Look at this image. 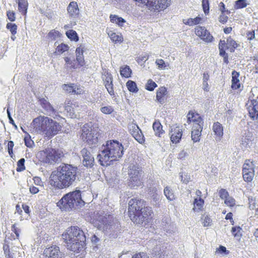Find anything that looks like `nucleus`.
<instances>
[{"mask_svg":"<svg viewBox=\"0 0 258 258\" xmlns=\"http://www.w3.org/2000/svg\"><path fill=\"white\" fill-rule=\"evenodd\" d=\"M164 194L166 198L171 201L175 199V196L172 190L169 186H166L164 189Z\"/></svg>","mask_w":258,"mask_h":258,"instance_id":"72a5a7b5","label":"nucleus"},{"mask_svg":"<svg viewBox=\"0 0 258 258\" xmlns=\"http://www.w3.org/2000/svg\"><path fill=\"white\" fill-rule=\"evenodd\" d=\"M124 153V148L121 143L116 140H110L98 155L99 161L102 166H107L108 162L118 160Z\"/></svg>","mask_w":258,"mask_h":258,"instance_id":"39448f33","label":"nucleus"},{"mask_svg":"<svg viewBox=\"0 0 258 258\" xmlns=\"http://www.w3.org/2000/svg\"><path fill=\"white\" fill-rule=\"evenodd\" d=\"M243 177L244 180L247 182L251 181L254 176V170L253 168H243L242 169Z\"/></svg>","mask_w":258,"mask_h":258,"instance_id":"5701e85b","label":"nucleus"},{"mask_svg":"<svg viewBox=\"0 0 258 258\" xmlns=\"http://www.w3.org/2000/svg\"><path fill=\"white\" fill-rule=\"evenodd\" d=\"M7 16L9 20L14 22L15 20V13L13 11L7 12Z\"/></svg>","mask_w":258,"mask_h":258,"instance_id":"864d4df0","label":"nucleus"},{"mask_svg":"<svg viewBox=\"0 0 258 258\" xmlns=\"http://www.w3.org/2000/svg\"><path fill=\"white\" fill-rule=\"evenodd\" d=\"M146 205L141 199H132L129 201L128 215L134 223L141 224L147 221L151 215V209Z\"/></svg>","mask_w":258,"mask_h":258,"instance_id":"20e7f679","label":"nucleus"},{"mask_svg":"<svg viewBox=\"0 0 258 258\" xmlns=\"http://www.w3.org/2000/svg\"><path fill=\"white\" fill-rule=\"evenodd\" d=\"M43 255L44 258H62L63 254L60 251L58 246L52 245L45 248Z\"/></svg>","mask_w":258,"mask_h":258,"instance_id":"1a4fd4ad","label":"nucleus"},{"mask_svg":"<svg viewBox=\"0 0 258 258\" xmlns=\"http://www.w3.org/2000/svg\"><path fill=\"white\" fill-rule=\"evenodd\" d=\"M130 133L135 139L140 144H143L145 142L144 135L139 127L135 123L130 124L128 126Z\"/></svg>","mask_w":258,"mask_h":258,"instance_id":"9b49d317","label":"nucleus"},{"mask_svg":"<svg viewBox=\"0 0 258 258\" xmlns=\"http://www.w3.org/2000/svg\"><path fill=\"white\" fill-rule=\"evenodd\" d=\"M213 131L215 135L220 138L223 135V127L219 122H215L213 125Z\"/></svg>","mask_w":258,"mask_h":258,"instance_id":"cd10ccee","label":"nucleus"},{"mask_svg":"<svg viewBox=\"0 0 258 258\" xmlns=\"http://www.w3.org/2000/svg\"><path fill=\"white\" fill-rule=\"evenodd\" d=\"M94 130L91 126H90L88 124H85L82 127L81 137L82 140H86L87 137V134Z\"/></svg>","mask_w":258,"mask_h":258,"instance_id":"473e14b6","label":"nucleus"},{"mask_svg":"<svg viewBox=\"0 0 258 258\" xmlns=\"http://www.w3.org/2000/svg\"><path fill=\"white\" fill-rule=\"evenodd\" d=\"M170 140L173 143L177 144L179 142L182 135V131L178 126L175 127L172 131Z\"/></svg>","mask_w":258,"mask_h":258,"instance_id":"6ab92c4d","label":"nucleus"},{"mask_svg":"<svg viewBox=\"0 0 258 258\" xmlns=\"http://www.w3.org/2000/svg\"><path fill=\"white\" fill-rule=\"evenodd\" d=\"M128 90L132 92L137 93L138 91V88L136 83L131 80H128L126 83Z\"/></svg>","mask_w":258,"mask_h":258,"instance_id":"e433bc0d","label":"nucleus"},{"mask_svg":"<svg viewBox=\"0 0 258 258\" xmlns=\"http://www.w3.org/2000/svg\"><path fill=\"white\" fill-rule=\"evenodd\" d=\"M242 229L239 226L233 227L231 232L234 237H240L242 235Z\"/></svg>","mask_w":258,"mask_h":258,"instance_id":"79ce46f5","label":"nucleus"},{"mask_svg":"<svg viewBox=\"0 0 258 258\" xmlns=\"http://www.w3.org/2000/svg\"><path fill=\"white\" fill-rule=\"evenodd\" d=\"M128 177H138L143 176V171L137 164H131L128 167Z\"/></svg>","mask_w":258,"mask_h":258,"instance_id":"dca6fc26","label":"nucleus"},{"mask_svg":"<svg viewBox=\"0 0 258 258\" xmlns=\"http://www.w3.org/2000/svg\"><path fill=\"white\" fill-rule=\"evenodd\" d=\"M157 241L156 240H153L152 241H150L149 243L148 244L149 245H150L151 244H152L154 245V244H156V247H154L152 249L153 253L155 254L156 256H159V258H162V252L161 251V250L160 249V245L157 244Z\"/></svg>","mask_w":258,"mask_h":258,"instance_id":"7c9ffc66","label":"nucleus"},{"mask_svg":"<svg viewBox=\"0 0 258 258\" xmlns=\"http://www.w3.org/2000/svg\"><path fill=\"white\" fill-rule=\"evenodd\" d=\"M31 126L36 134H41L50 138L57 135L62 128L59 122L47 116L42 115L34 118Z\"/></svg>","mask_w":258,"mask_h":258,"instance_id":"f03ea898","label":"nucleus"},{"mask_svg":"<svg viewBox=\"0 0 258 258\" xmlns=\"http://www.w3.org/2000/svg\"><path fill=\"white\" fill-rule=\"evenodd\" d=\"M24 163L25 159L24 158H21L18 161V167L17 168V171H22L25 169Z\"/></svg>","mask_w":258,"mask_h":258,"instance_id":"49530a36","label":"nucleus"},{"mask_svg":"<svg viewBox=\"0 0 258 258\" xmlns=\"http://www.w3.org/2000/svg\"><path fill=\"white\" fill-rule=\"evenodd\" d=\"M132 70L128 66L121 67L120 69V74L122 77L128 78L131 76Z\"/></svg>","mask_w":258,"mask_h":258,"instance_id":"2f4dec72","label":"nucleus"},{"mask_svg":"<svg viewBox=\"0 0 258 258\" xmlns=\"http://www.w3.org/2000/svg\"><path fill=\"white\" fill-rule=\"evenodd\" d=\"M246 37L248 40H251L255 38L254 31H249L246 33Z\"/></svg>","mask_w":258,"mask_h":258,"instance_id":"13d9d810","label":"nucleus"},{"mask_svg":"<svg viewBox=\"0 0 258 258\" xmlns=\"http://www.w3.org/2000/svg\"><path fill=\"white\" fill-rule=\"evenodd\" d=\"M108 35L110 37L111 40L115 43L121 42L123 40V38L121 35H119L112 31H110L108 33Z\"/></svg>","mask_w":258,"mask_h":258,"instance_id":"c9c22d12","label":"nucleus"},{"mask_svg":"<svg viewBox=\"0 0 258 258\" xmlns=\"http://www.w3.org/2000/svg\"><path fill=\"white\" fill-rule=\"evenodd\" d=\"M7 112L8 117L9 119V122L10 123H11L12 124H13L16 128H17V125L15 124L14 121L11 116V113H10V110L9 108L7 109Z\"/></svg>","mask_w":258,"mask_h":258,"instance_id":"4d7b16f0","label":"nucleus"},{"mask_svg":"<svg viewBox=\"0 0 258 258\" xmlns=\"http://www.w3.org/2000/svg\"><path fill=\"white\" fill-rule=\"evenodd\" d=\"M246 0H237L235 1V9H239L246 7L247 5Z\"/></svg>","mask_w":258,"mask_h":258,"instance_id":"ea45409f","label":"nucleus"},{"mask_svg":"<svg viewBox=\"0 0 258 258\" xmlns=\"http://www.w3.org/2000/svg\"><path fill=\"white\" fill-rule=\"evenodd\" d=\"M100 111L104 114H110L113 112L114 109L111 106L108 105L101 107Z\"/></svg>","mask_w":258,"mask_h":258,"instance_id":"c03bdc74","label":"nucleus"},{"mask_svg":"<svg viewBox=\"0 0 258 258\" xmlns=\"http://www.w3.org/2000/svg\"><path fill=\"white\" fill-rule=\"evenodd\" d=\"M125 22V21L124 19L117 16V20L115 23L116 24H118L119 26H122Z\"/></svg>","mask_w":258,"mask_h":258,"instance_id":"680f3d73","label":"nucleus"},{"mask_svg":"<svg viewBox=\"0 0 258 258\" xmlns=\"http://www.w3.org/2000/svg\"><path fill=\"white\" fill-rule=\"evenodd\" d=\"M167 93V90L165 87H162L159 88L156 93V100L161 104H164L166 99Z\"/></svg>","mask_w":258,"mask_h":258,"instance_id":"412c9836","label":"nucleus"},{"mask_svg":"<svg viewBox=\"0 0 258 258\" xmlns=\"http://www.w3.org/2000/svg\"><path fill=\"white\" fill-rule=\"evenodd\" d=\"M132 258H149V256L146 253L140 252L133 255Z\"/></svg>","mask_w":258,"mask_h":258,"instance_id":"5fc2aeb1","label":"nucleus"},{"mask_svg":"<svg viewBox=\"0 0 258 258\" xmlns=\"http://www.w3.org/2000/svg\"><path fill=\"white\" fill-rule=\"evenodd\" d=\"M249 117L253 120L258 119V101L256 100H251L247 107Z\"/></svg>","mask_w":258,"mask_h":258,"instance_id":"2eb2a0df","label":"nucleus"},{"mask_svg":"<svg viewBox=\"0 0 258 258\" xmlns=\"http://www.w3.org/2000/svg\"><path fill=\"white\" fill-rule=\"evenodd\" d=\"M83 141L87 143L89 145L96 144L97 142V137L96 134V131L93 130L92 132H90L87 134V137L86 140H83Z\"/></svg>","mask_w":258,"mask_h":258,"instance_id":"a878e982","label":"nucleus"},{"mask_svg":"<svg viewBox=\"0 0 258 258\" xmlns=\"http://www.w3.org/2000/svg\"><path fill=\"white\" fill-rule=\"evenodd\" d=\"M239 73L235 71L232 72V85L231 88L234 90H236L240 87V84L238 79Z\"/></svg>","mask_w":258,"mask_h":258,"instance_id":"393cba45","label":"nucleus"},{"mask_svg":"<svg viewBox=\"0 0 258 258\" xmlns=\"http://www.w3.org/2000/svg\"><path fill=\"white\" fill-rule=\"evenodd\" d=\"M188 155V153L184 150H182L178 154V158L179 159H184L185 157H187Z\"/></svg>","mask_w":258,"mask_h":258,"instance_id":"e2e57ef3","label":"nucleus"},{"mask_svg":"<svg viewBox=\"0 0 258 258\" xmlns=\"http://www.w3.org/2000/svg\"><path fill=\"white\" fill-rule=\"evenodd\" d=\"M155 62L158 68L160 69L164 70L166 67L165 61L162 59H157L156 60Z\"/></svg>","mask_w":258,"mask_h":258,"instance_id":"09e8293b","label":"nucleus"},{"mask_svg":"<svg viewBox=\"0 0 258 258\" xmlns=\"http://www.w3.org/2000/svg\"><path fill=\"white\" fill-rule=\"evenodd\" d=\"M196 34L202 39L207 42H211L213 38L210 32L204 27H197L195 29Z\"/></svg>","mask_w":258,"mask_h":258,"instance_id":"4468645a","label":"nucleus"},{"mask_svg":"<svg viewBox=\"0 0 258 258\" xmlns=\"http://www.w3.org/2000/svg\"><path fill=\"white\" fill-rule=\"evenodd\" d=\"M225 46H226V43L225 40H221L219 43V49H225Z\"/></svg>","mask_w":258,"mask_h":258,"instance_id":"774afa93","label":"nucleus"},{"mask_svg":"<svg viewBox=\"0 0 258 258\" xmlns=\"http://www.w3.org/2000/svg\"><path fill=\"white\" fill-rule=\"evenodd\" d=\"M102 79L103 84L108 93L113 96L114 95L113 85V78L112 75L108 71H105L102 75Z\"/></svg>","mask_w":258,"mask_h":258,"instance_id":"9d476101","label":"nucleus"},{"mask_svg":"<svg viewBox=\"0 0 258 258\" xmlns=\"http://www.w3.org/2000/svg\"><path fill=\"white\" fill-rule=\"evenodd\" d=\"M224 203L229 207H233L235 205V201L234 199L229 196L225 200Z\"/></svg>","mask_w":258,"mask_h":258,"instance_id":"de8ad7c7","label":"nucleus"},{"mask_svg":"<svg viewBox=\"0 0 258 258\" xmlns=\"http://www.w3.org/2000/svg\"><path fill=\"white\" fill-rule=\"evenodd\" d=\"M68 12L72 17H76L79 15V10L76 2H72L68 7Z\"/></svg>","mask_w":258,"mask_h":258,"instance_id":"4be33fe9","label":"nucleus"},{"mask_svg":"<svg viewBox=\"0 0 258 258\" xmlns=\"http://www.w3.org/2000/svg\"><path fill=\"white\" fill-rule=\"evenodd\" d=\"M203 124H193L191 133V140L194 142H197L200 140L201 133L203 130Z\"/></svg>","mask_w":258,"mask_h":258,"instance_id":"f3484780","label":"nucleus"},{"mask_svg":"<svg viewBox=\"0 0 258 258\" xmlns=\"http://www.w3.org/2000/svg\"><path fill=\"white\" fill-rule=\"evenodd\" d=\"M202 6L205 13L208 14L209 12V4L208 0L202 1Z\"/></svg>","mask_w":258,"mask_h":258,"instance_id":"8fccbe9b","label":"nucleus"},{"mask_svg":"<svg viewBox=\"0 0 258 258\" xmlns=\"http://www.w3.org/2000/svg\"><path fill=\"white\" fill-rule=\"evenodd\" d=\"M187 120L189 122H193V124H203L204 122L200 116V115L198 113H195L192 111H189L187 115Z\"/></svg>","mask_w":258,"mask_h":258,"instance_id":"aec40b11","label":"nucleus"},{"mask_svg":"<svg viewBox=\"0 0 258 258\" xmlns=\"http://www.w3.org/2000/svg\"><path fill=\"white\" fill-rule=\"evenodd\" d=\"M228 20V17L225 16L224 14H221V15L219 17V21L222 23L223 24L225 23Z\"/></svg>","mask_w":258,"mask_h":258,"instance_id":"052dcab7","label":"nucleus"},{"mask_svg":"<svg viewBox=\"0 0 258 258\" xmlns=\"http://www.w3.org/2000/svg\"><path fill=\"white\" fill-rule=\"evenodd\" d=\"M84 204L81 191L76 190L64 195L57 202V206L62 211L70 212L80 209Z\"/></svg>","mask_w":258,"mask_h":258,"instance_id":"423d86ee","label":"nucleus"},{"mask_svg":"<svg viewBox=\"0 0 258 258\" xmlns=\"http://www.w3.org/2000/svg\"><path fill=\"white\" fill-rule=\"evenodd\" d=\"M81 155L83 158L82 164L84 166L91 168L94 165V158L87 149L83 148L81 151Z\"/></svg>","mask_w":258,"mask_h":258,"instance_id":"ddd939ff","label":"nucleus"},{"mask_svg":"<svg viewBox=\"0 0 258 258\" xmlns=\"http://www.w3.org/2000/svg\"><path fill=\"white\" fill-rule=\"evenodd\" d=\"M18 3L20 12L23 15H26L28 6L27 0H18Z\"/></svg>","mask_w":258,"mask_h":258,"instance_id":"c756f323","label":"nucleus"},{"mask_svg":"<svg viewBox=\"0 0 258 258\" xmlns=\"http://www.w3.org/2000/svg\"><path fill=\"white\" fill-rule=\"evenodd\" d=\"M204 204V200L201 199H196L194 201V208H193V210L195 211H196L197 208L198 210H200Z\"/></svg>","mask_w":258,"mask_h":258,"instance_id":"a19ab883","label":"nucleus"},{"mask_svg":"<svg viewBox=\"0 0 258 258\" xmlns=\"http://www.w3.org/2000/svg\"><path fill=\"white\" fill-rule=\"evenodd\" d=\"M24 141H25V145L27 147H32V144H33V141L29 139H27V138H25L24 139Z\"/></svg>","mask_w":258,"mask_h":258,"instance_id":"0e129e2a","label":"nucleus"},{"mask_svg":"<svg viewBox=\"0 0 258 258\" xmlns=\"http://www.w3.org/2000/svg\"><path fill=\"white\" fill-rule=\"evenodd\" d=\"M6 28L10 30L12 34L15 35L17 33V26L15 24L8 23L7 24Z\"/></svg>","mask_w":258,"mask_h":258,"instance_id":"37998d69","label":"nucleus"},{"mask_svg":"<svg viewBox=\"0 0 258 258\" xmlns=\"http://www.w3.org/2000/svg\"><path fill=\"white\" fill-rule=\"evenodd\" d=\"M153 128L155 132V135L159 137H161L162 135L164 133L162 129V125L159 121H155L153 124Z\"/></svg>","mask_w":258,"mask_h":258,"instance_id":"bb28decb","label":"nucleus"},{"mask_svg":"<svg viewBox=\"0 0 258 258\" xmlns=\"http://www.w3.org/2000/svg\"><path fill=\"white\" fill-rule=\"evenodd\" d=\"M62 89L63 90L66 91L68 93H71L74 94H81V91H77L76 90V86H74V85H67L64 84L62 85Z\"/></svg>","mask_w":258,"mask_h":258,"instance_id":"f704fd0d","label":"nucleus"},{"mask_svg":"<svg viewBox=\"0 0 258 258\" xmlns=\"http://www.w3.org/2000/svg\"><path fill=\"white\" fill-rule=\"evenodd\" d=\"M44 153L45 155V157L43 159L44 162L50 164L59 162L62 157V153L52 149L46 150Z\"/></svg>","mask_w":258,"mask_h":258,"instance_id":"6e6552de","label":"nucleus"},{"mask_svg":"<svg viewBox=\"0 0 258 258\" xmlns=\"http://www.w3.org/2000/svg\"><path fill=\"white\" fill-rule=\"evenodd\" d=\"M148 7L152 10L160 11L165 9L169 5L168 0H135Z\"/></svg>","mask_w":258,"mask_h":258,"instance_id":"0eeeda50","label":"nucleus"},{"mask_svg":"<svg viewBox=\"0 0 258 258\" xmlns=\"http://www.w3.org/2000/svg\"><path fill=\"white\" fill-rule=\"evenodd\" d=\"M66 35L72 40L77 41L79 40V37L76 32L73 30H70L66 32Z\"/></svg>","mask_w":258,"mask_h":258,"instance_id":"4c0bfd02","label":"nucleus"},{"mask_svg":"<svg viewBox=\"0 0 258 258\" xmlns=\"http://www.w3.org/2000/svg\"><path fill=\"white\" fill-rule=\"evenodd\" d=\"M62 237L67 244L68 249L77 253L83 251L86 237L80 227L71 226L68 228L62 234Z\"/></svg>","mask_w":258,"mask_h":258,"instance_id":"7ed1b4c3","label":"nucleus"},{"mask_svg":"<svg viewBox=\"0 0 258 258\" xmlns=\"http://www.w3.org/2000/svg\"><path fill=\"white\" fill-rule=\"evenodd\" d=\"M211 221H212V220L210 217H209L207 216L205 217V218H204V221H203L204 226H205V227L209 226L210 225V223H211Z\"/></svg>","mask_w":258,"mask_h":258,"instance_id":"bf43d9fd","label":"nucleus"},{"mask_svg":"<svg viewBox=\"0 0 258 258\" xmlns=\"http://www.w3.org/2000/svg\"><path fill=\"white\" fill-rule=\"evenodd\" d=\"M29 191L32 194H36L39 191V189L35 186H30L29 188Z\"/></svg>","mask_w":258,"mask_h":258,"instance_id":"338daca9","label":"nucleus"},{"mask_svg":"<svg viewBox=\"0 0 258 258\" xmlns=\"http://www.w3.org/2000/svg\"><path fill=\"white\" fill-rule=\"evenodd\" d=\"M58 31L52 30L48 33V36L51 40H55L58 36Z\"/></svg>","mask_w":258,"mask_h":258,"instance_id":"3c124183","label":"nucleus"},{"mask_svg":"<svg viewBox=\"0 0 258 258\" xmlns=\"http://www.w3.org/2000/svg\"><path fill=\"white\" fill-rule=\"evenodd\" d=\"M157 87V84L152 80H149L146 85V89L149 91H152Z\"/></svg>","mask_w":258,"mask_h":258,"instance_id":"a18cd8bd","label":"nucleus"},{"mask_svg":"<svg viewBox=\"0 0 258 258\" xmlns=\"http://www.w3.org/2000/svg\"><path fill=\"white\" fill-rule=\"evenodd\" d=\"M219 196L222 199H226L229 197V194L227 191H226L225 189H221L219 191Z\"/></svg>","mask_w":258,"mask_h":258,"instance_id":"603ef678","label":"nucleus"},{"mask_svg":"<svg viewBox=\"0 0 258 258\" xmlns=\"http://www.w3.org/2000/svg\"><path fill=\"white\" fill-rule=\"evenodd\" d=\"M219 6L220 8V10L221 11L222 14H224V13L226 11L229 13L228 10H225V5L223 2L220 3Z\"/></svg>","mask_w":258,"mask_h":258,"instance_id":"69168bd1","label":"nucleus"},{"mask_svg":"<svg viewBox=\"0 0 258 258\" xmlns=\"http://www.w3.org/2000/svg\"><path fill=\"white\" fill-rule=\"evenodd\" d=\"M39 102L42 108V112L48 116H52L56 114V111L49 102V101L45 98H40Z\"/></svg>","mask_w":258,"mask_h":258,"instance_id":"f8f14e48","label":"nucleus"},{"mask_svg":"<svg viewBox=\"0 0 258 258\" xmlns=\"http://www.w3.org/2000/svg\"><path fill=\"white\" fill-rule=\"evenodd\" d=\"M81 177V173L77 166L61 163L51 172L49 183L55 188L62 189L76 185L80 181Z\"/></svg>","mask_w":258,"mask_h":258,"instance_id":"f257e3e1","label":"nucleus"},{"mask_svg":"<svg viewBox=\"0 0 258 258\" xmlns=\"http://www.w3.org/2000/svg\"><path fill=\"white\" fill-rule=\"evenodd\" d=\"M226 42V48L227 49H229L230 51L231 52H234L235 49L239 46V44L232 39L231 37H229L227 39Z\"/></svg>","mask_w":258,"mask_h":258,"instance_id":"c85d7f7f","label":"nucleus"},{"mask_svg":"<svg viewBox=\"0 0 258 258\" xmlns=\"http://www.w3.org/2000/svg\"><path fill=\"white\" fill-rule=\"evenodd\" d=\"M12 230L16 234L17 237H19L21 230L19 228L17 227L16 224L13 225L12 226Z\"/></svg>","mask_w":258,"mask_h":258,"instance_id":"6e6d98bb","label":"nucleus"},{"mask_svg":"<svg viewBox=\"0 0 258 258\" xmlns=\"http://www.w3.org/2000/svg\"><path fill=\"white\" fill-rule=\"evenodd\" d=\"M143 176L137 177H129L128 181V186L132 188L137 189L143 183Z\"/></svg>","mask_w":258,"mask_h":258,"instance_id":"a211bd4d","label":"nucleus"},{"mask_svg":"<svg viewBox=\"0 0 258 258\" xmlns=\"http://www.w3.org/2000/svg\"><path fill=\"white\" fill-rule=\"evenodd\" d=\"M84 47L82 46L77 48L76 50V60L81 67L83 66L85 64L84 57L83 55Z\"/></svg>","mask_w":258,"mask_h":258,"instance_id":"b1692460","label":"nucleus"},{"mask_svg":"<svg viewBox=\"0 0 258 258\" xmlns=\"http://www.w3.org/2000/svg\"><path fill=\"white\" fill-rule=\"evenodd\" d=\"M69 48V47L68 46V45L64 43H61V44L57 46L56 48V50L54 53L59 54L62 53L63 52L68 50Z\"/></svg>","mask_w":258,"mask_h":258,"instance_id":"58836bf2","label":"nucleus"}]
</instances>
